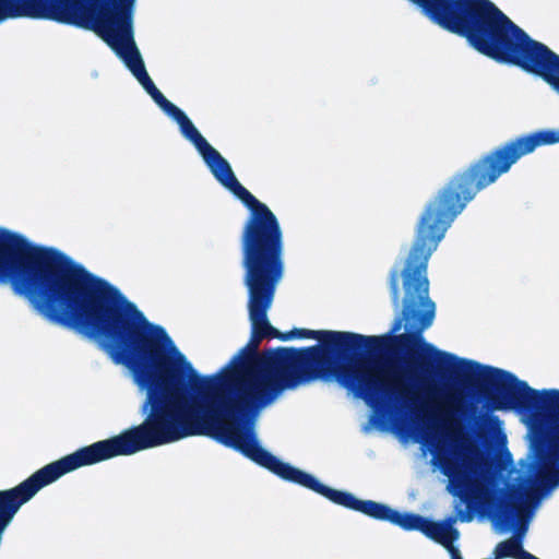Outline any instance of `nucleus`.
I'll return each instance as SVG.
<instances>
[{"label": "nucleus", "mask_w": 559, "mask_h": 559, "mask_svg": "<svg viewBox=\"0 0 559 559\" xmlns=\"http://www.w3.org/2000/svg\"><path fill=\"white\" fill-rule=\"evenodd\" d=\"M90 23V27L119 56L155 103L178 123L182 135L195 146L215 178L249 209L242 251L252 331L255 337L278 336L266 318L275 286L283 276V239L276 216L238 182L227 160L154 85L133 40L130 12L127 9L100 11Z\"/></svg>", "instance_id": "f257e3e1"}, {"label": "nucleus", "mask_w": 559, "mask_h": 559, "mask_svg": "<svg viewBox=\"0 0 559 559\" xmlns=\"http://www.w3.org/2000/svg\"><path fill=\"white\" fill-rule=\"evenodd\" d=\"M197 435L212 436L222 443L239 450L247 457L280 477L308 487L335 503L361 511L377 519L388 520L406 530H419L428 537L444 546L450 552L451 559H462L459 550L453 546V540L457 538V532L454 531L451 525L429 522L413 514H402L386 506L373 501L358 500L347 492L331 489L321 484L313 476L281 462L262 449L251 428H240V426H197Z\"/></svg>", "instance_id": "f03ea898"}, {"label": "nucleus", "mask_w": 559, "mask_h": 559, "mask_svg": "<svg viewBox=\"0 0 559 559\" xmlns=\"http://www.w3.org/2000/svg\"><path fill=\"white\" fill-rule=\"evenodd\" d=\"M460 193L443 191L423 215L417 238L408 257L399 262L391 276L393 299L401 307L403 320L412 328L426 329L435 318V304L429 299V282L426 275L427 262L453 217L464 207Z\"/></svg>", "instance_id": "7ed1b4c3"}, {"label": "nucleus", "mask_w": 559, "mask_h": 559, "mask_svg": "<svg viewBox=\"0 0 559 559\" xmlns=\"http://www.w3.org/2000/svg\"><path fill=\"white\" fill-rule=\"evenodd\" d=\"M0 282L53 324L69 329V258L58 251L0 245Z\"/></svg>", "instance_id": "20e7f679"}, {"label": "nucleus", "mask_w": 559, "mask_h": 559, "mask_svg": "<svg viewBox=\"0 0 559 559\" xmlns=\"http://www.w3.org/2000/svg\"><path fill=\"white\" fill-rule=\"evenodd\" d=\"M488 377L497 386L495 408L519 409L521 420L531 433L558 432L542 459L544 478L559 481V391L538 392L512 374L492 369Z\"/></svg>", "instance_id": "39448f33"}, {"label": "nucleus", "mask_w": 559, "mask_h": 559, "mask_svg": "<svg viewBox=\"0 0 559 559\" xmlns=\"http://www.w3.org/2000/svg\"><path fill=\"white\" fill-rule=\"evenodd\" d=\"M487 56L540 75L559 93V57L531 40L487 0Z\"/></svg>", "instance_id": "423d86ee"}, {"label": "nucleus", "mask_w": 559, "mask_h": 559, "mask_svg": "<svg viewBox=\"0 0 559 559\" xmlns=\"http://www.w3.org/2000/svg\"><path fill=\"white\" fill-rule=\"evenodd\" d=\"M559 142L558 131H540L522 138L475 165L467 175V180L478 189L493 182L506 173L521 156L533 152L537 146Z\"/></svg>", "instance_id": "0eeeda50"}, {"label": "nucleus", "mask_w": 559, "mask_h": 559, "mask_svg": "<svg viewBox=\"0 0 559 559\" xmlns=\"http://www.w3.org/2000/svg\"><path fill=\"white\" fill-rule=\"evenodd\" d=\"M337 381L346 386L397 388L401 382L399 372L379 362L354 360L342 365L334 371Z\"/></svg>", "instance_id": "6e6552de"}, {"label": "nucleus", "mask_w": 559, "mask_h": 559, "mask_svg": "<svg viewBox=\"0 0 559 559\" xmlns=\"http://www.w3.org/2000/svg\"><path fill=\"white\" fill-rule=\"evenodd\" d=\"M440 467L449 478V490L455 495H463L464 487L471 480V474L475 473L472 457L467 453L455 449L441 450L439 456Z\"/></svg>", "instance_id": "1a4fd4ad"}, {"label": "nucleus", "mask_w": 559, "mask_h": 559, "mask_svg": "<svg viewBox=\"0 0 559 559\" xmlns=\"http://www.w3.org/2000/svg\"><path fill=\"white\" fill-rule=\"evenodd\" d=\"M281 337L283 340L314 338L324 344L343 345L353 342L357 336L345 332L296 329L282 335Z\"/></svg>", "instance_id": "9d476101"}, {"label": "nucleus", "mask_w": 559, "mask_h": 559, "mask_svg": "<svg viewBox=\"0 0 559 559\" xmlns=\"http://www.w3.org/2000/svg\"><path fill=\"white\" fill-rule=\"evenodd\" d=\"M496 555L497 558L511 557L514 559H538L525 551L516 539H510L498 545L496 548Z\"/></svg>", "instance_id": "9b49d317"}, {"label": "nucleus", "mask_w": 559, "mask_h": 559, "mask_svg": "<svg viewBox=\"0 0 559 559\" xmlns=\"http://www.w3.org/2000/svg\"><path fill=\"white\" fill-rule=\"evenodd\" d=\"M428 407L432 413L444 416H452V405L448 406L447 403L437 400L436 397L429 403Z\"/></svg>", "instance_id": "f8f14e48"}, {"label": "nucleus", "mask_w": 559, "mask_h": 559, "mask_svg": "<svg viewBox=\"0 0 559 559\" xmlns=\"http://www.w3.org/2000/svg\"><path fill=\"white\" fill-rule=\"evenodd\" d=\"M467 454L472 457L474 469H476L475 473L471 474V480L467 483V485H468L472 480H477V477H475V475L478 473L480 465L476 461V456H477L476 453L472 452V453H467Z\"/></svg>", "instance_id": "ddd939ff"}, {"label": "nucleus", "mask_w": 559, "mask_h": 559, "mask_svg": "<svg viewBox=\"0 0 559 559\" xmlns=\"http://www.w3.org/2000/svg\"><path fill=\"white\" fill-rule=\"evenodd\" d=\"M316 378H322V379H325V380H329L330 379V376H328L325 372H319L318 374L314 376Z\"/></svg>", "instance_id": "4468645a"}]
</instances>
